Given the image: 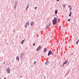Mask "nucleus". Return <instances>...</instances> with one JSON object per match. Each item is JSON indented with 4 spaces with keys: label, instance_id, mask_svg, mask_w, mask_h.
Returning a JSON list of instances; mask_svg holds the SVG:
<instances>
[{
    "label": "nucleus",
    "instance_id": "f257e3e1",
    "mask_svg": "<svg viewBox=\"0 0 79 79\" xmlns=\"http://www.w3.org/2000/svg\"><path fill=\"white\" fill-rule=\"evenodd\" d=\"M57 20H58L57 17L54 18V20H52V23L53 25L56 24V23H57Z\"/></svg>",
    "mask_w": 79,
    "mask_h": 79
},
{
    "label": "nucleus",
    "instance_id": "f03ea898",
    "mask_svg": "<svg viewBox=\"0 0 79 79\" xmlns=\"http://www.w3.org/2000/svg\"><path fill=\"white\" fill-rule=\"evenodd\" d=\"M52 53H53V52H52V51L50 50L49 51L48 53V56H49V55H51V54H52Z\"/></svg>",
    "mask_w": 79,
    "mask_h": 79
},
{
    "label": "nucleus",
    "instance_id": "7ed1b4c3",
    "mask_svg": "<svg viewBox=\"0 0 79 79\" xmlns=\"http://www.w3.org/2000/svg\"><path fill=\"white\" fill-rule=\"evenodd\" d=\"M6 71H7V73H10V68H8L7 69Z\"/></svg>",
    "mask_w": 79,
    "mask_h": 79
},
{
    "label": "nucleus",
    "instance_id": "20e7f679",
    "mask_svg": "<svg viewBox=\"0 0 79 79\" xmlns=\"http://www.w3.org/2000/svg\"><path fill=\"white\" fill-rule=\"evenodd\" d=\"M50 24H51V23H49V24L46 27V29H48V27H50Z\"/></svg>",
    "mask_w": 79,
    "mask_h": 79
},
{
    "label": "nucleus",
    "instance_id": "39448f33",
    "mask_svg": "<svg viewBox=\"0 0 79 79\" xmlns=\"http://www.w3.org/2000/svg\"><path fill=\"white\" fill-rule=\"evenodd\" d=\"M48 64H49V62L48 61H47L45 63V64L46 65H47Z\"/></svg>",
    "mask_w": 79,
    "mask_h": 79
},
{
    "label": "nucleus",
    "instance_id": "423d86ee",
    "mask_svg": "<svg viewBox=\"0 0 79 79\" xmlns=\"http://www.w3.org/2000/svg\"><path fill=\"white\" fill-rule=\"evenodd\" d=\"M41 49V47L39 46L37 48V50H40Z\"/></svg>",
    "mask_w": 79,
    "mask_h": 79
},
{
    "label": "nucleus",
    "instance_id": "0eeeda50",
    "mask_svg": "<svg viewBox=\"0 0 79 79\" xmlns=\"http://www.w3.org/2000/svg\"><path fill=\"white\" fill-rule=\"evenodd\" d=\"M66 63H67V60H66L64 63L63 64V66H64V64H66Z\"/></svg>",
    "mask_w": 79,
    "mask_h": 79
},
{
    "label": "nucleus",
    "instance_id": "6e6552de",
    "mask_svg": "<svg viewBox=\"0 0 79 79\" xmlns=\"http://www.w3.org/2000/svg\"><path fill=\"white\" fill-rule=\"evenodd\" d=\"M19 57L18 56H17L16 57V60H18V61H19Z\"/></svg>",
    "mask_w": 79,
    "mask_h": 79
},
{
    "label": "nucleus",
    "instance_id": "1a4fd4ad",
    "mask_svg": "<svg viewBox=\"0 0 79 79\" xmlns=\"http://www.w3.org/2000/svg\"><path fill=\"white\" fill-rule=\"evenodd\" d=\"M57 13H58V11L56 10L55 11V13L56 15L57 14Z\"/></svg>",
    "mask_w": 79,
    "mask_h": 79
},
{
    "label": "nucleus",
    "instance_id": "9d476101",
    "mask_svg": "<svg viewBox=\"0 0 79 79\" xmlns=\"http://www.w3.org/2000/svg\"><path fill=\"white\" fill-rule=\"evenodd\" d=\"M72 14V12H70V14H69V16H71Z\"/></svg>",
    "mask_w": 79,
    "mask_h": 79
},
{
    "label": "nucleus",
    "instance_id": "9b49d317",
    "mask_svg": "<svg viewBox=\"0 0 79 79\" xmlns=\"http://www.w3.org/2000/svg\"><path fill=\"white\" fill-rule=\"evenodd\" d=\"M31 26H32V25H33V24H34V22H31Z\"/></svg>",
    "mask_w": 79,
    "mask_h": 79
},
{
    "label": "nucleus",
    "instance_id": "f8f14e48",
    "mask_svg": "<svg viewBox=\"0 0 79 79\" xmlns=\"http://www.w3.org/2000/svg\"><path fill=\"white\" fill-rule=\"evenodd\" d=\"M29 8V5H27V9H26V10H27V9Z\"/></svg>",
    "mask_w": 79,
    "mask_h": 79
},
{
    "label": "nucleus",
    "instance_id": "ddd939ff",
    "mask_svg": "<svg viewBox=\"0 0 79 79\" xmlns=\"http://www.w3.org/2000/svg\"><path fill=\"white\" fill-rule=\"evenodd\" d=\"M23 42H24V40H23L21 42L22 44H23Z\"/></svg>",
    "mask_w": 79,
    "mask_h": 79
},
{
    "label": "nucleus",
    "instance_id": "4468645a",
    "mask_svg": "<svg viewBox=\"0 0 79 79\" xmlns=\"http://www.w3.org/2000/svg\"><path fill=\"white\" fill-rule=\"evenodd\" d=\"M27 24L28 26H29V23L27 22V23H26V24Z\"/></svg>",
    "mask_w": 79,
    "mask_h": 79
},
{
    "label": "nucleus",
    "instance_id": "2eb2a0df",
    "mask_svg": "<svg viewBox=\"0 0 79 79\" xmlns=\"http://www.w3.org/2000/svg\"><path fill=\"white\" fill-rule=\"evenodd\" d=\"M63 6L64 7V8H65V7L66 6L65 5V4H63Z\"/></svg>",
    "mask_w": 79,
    "mask_h": 79
},
{
    "label": "nucleus",
    "instance_id": "dca6fc26",
    "mask_svg": "<svg viewBox=\"0 0 79 79\" xmlns=\"http://www.w3.org/2000/svg\"><path fill=\"white\" fill-rule=\"evenodd\" d=\"M47 51V50H44V53H45Z\"/></svg>",
    "mask_w": 79,
    "mask_h": 79
},
{
    "label": "nucleus",
    "instance_id": "f3484780",
    "mask_svg": "<svg viewBox=\"0 0 79 79\" xmlns=\"http://www.w3.org/2000/svg\"><path fill=\"white\" fill-rule=\"evenodd\" d=\"M78 42H79L78 41H77L76 43V44L78 45Z\"/></svg>",
    "mask_w": 79,
    "mask_h": 79
},
{
    "label": "nucleus",
    "instance_id": "a211bd4d",
    "mask_svg": "<svg viewBox=\"0 0 79 79\" xmlns=\"http://www.w3.org/2000/svg\"><path fill=\"white\" fill-rule=\"evenodd\" d=\"M68 7H70V8H71V6H69Z\"/></svg>",
    "mask_w": 79,
    "mask_h": 79
},
{
    "label": "nucleus",
    "instance_id": "6ab92c4d",
    "mask_svg": "<svg viewBox=\"0 0 79 79\" xmlns=\"http://www.w3.org/2000/svg\"><path fill=\"white\" fill-rule=\"evenodd\" d=\"M34 64H36V62L35 61V62H34Z\"/></svg>",
    "mask_w": 79,
    "mask_h": 79
},
{
    "label": "nucleus",
    "instance_id": "aec40b11",
    "mask_svg": "<svg viewBox=\"0 0 79 79\" xmlns=\"http://www.w3.org/2000/svg\"><path fill=\"white\" fill-rule=\"evenodd\" d=\"M35 43H34L33 44V46H35Z\"/></svg>",
    "mask_w": 79,
    "mask_h": 79
},
{
    "label": "nucleus",
    "instance_id": "412c9836",
    "mask_svg": "<svg viewBox=\"0 0 79 79\" xmlns=\"http://www.w3.org/2000/svg\"><path fill=\"white\" fill-rule=\"evenodd\" d=\"M60 28H61V26H60V27H59V28H60L59 30H60Z\"/></svg>",
    "mask_w": 79,
    "mask_h": 79
},
{
    "label": "nucleus",
    "instance_id": "4be33fe9",
    "mask_svg": "<svg viewBox=\"0 0 79 79\" xmlns=\"http://www.w3.org/2000/svg\"><path fill=\"white\" fill-rule=\"evenodd\" d=\"M70 11H71V9H72V8L71 7V8H70Z\"/></svg>",
    "mask_w": 79,
    "mask_h": 79
},
{
    "label": "nucleus",
    "instance_id": "5701e85b",
    "mask_svg": "<svg viewBox=\"0 0 79 79\" xmlns=\"http://www.w3.org/2000/svg\"><path fill=\"white\" fill-rule=\"evenodd\" d=\"M68 21H70V19H69L68 20Z\"/></svg>",
    "mask_w": 79,
    "mask_h": 79
},
{
    "label": "nucleus",
    "instance_id": "b1692460",
    "mask_svg": "<svg viewBox=\"0 0 79 79\" xmlns=\"http://www.w3.org/2000/svg\"><path fill=\"white\" fill-rule=\"evenodd\" d=\"M25 27H27V25H25Z\"/></svg>",
    "mask_w": 79,
    "mask_h": 79
},
{
    "label": "nucleus",
    "instance_id": "393cba45",
    "mask_svg": "<svg viewBox=\"0 0 79 79\" xmlns=\"http://www.w3.org/2000/svg\"><path fill=\"white\" fill-rule=\"evenodd\" d=\"M35 9H37V7H35Z\"/></svg>",
    "mask_w": 79,
    "mask_h": 79
},
{
    "label": "nucleus",
    "instance_id": "a878e982",
    "mask_svg": "<svg viewBox=\"0 0 79 79\" xmlns=\"http://www.w3.org/2000/svg\"><path fill=\"white\" fill-rule=\"evenodd\" d=\"M47 48H45L44 50H47Z\"/></svg>",
    "mask_w": 79,
    "mask_h": 79
},
{
    "label": "nucleus",
    "instance_id": "bb28decb",
    "mask_svg": "<svg viewBox=\"0 0 79 79\" xmlns=\"http://www.w3.org/2000/svg\"><path fill=\"white\" fill-rule=\"evenodd\" d=\"M71 55H72H72H73V54H71Z\"/></svg>",
    "mask_w": 79,
    "mask_h": 79
},
{
    "label": "nucleus",
    "instance_id": "cd10ccee",
    "mask_svg": "<svg viewBox=\"0 0 79 79\" xmlns=\"http://www.w3.org/2000/svg\"><path fill=\"white\" fill-rule=\"evenodd\" d=\"M59 0H57V2H59Z\"/></svg>",
    "mask_w": 79,
    "mask_h": 79
},
{
    "label": "nucleus",
    "instance_id": "c85d7f7f",
    "mask_svg": "<svg viewBox=\"0 0 79 79\" xmlns=\"http://www.w3.org/2000/svg\"><path fill=\"white\" fill-rule=\"evenodd\" d=\"M20 77H22V76H20Z\"/></svg>",
    "mask_w": 79,
    "mask_h": 79
},
{
    "label": "nucleus",
    "instance_id": "c756f323",
    "mask_svg": "<svg viewBox=\"0 0 79 79\" xmlns=\"http://www.w3.org/2000/svg\"><path fill=\"white\" fill-rule=\"evenodd\" d=\"M77 41H78V42H79V39H78V40Z\"/></svg>",
    "mask_w": 79,
    "mask_h": 79
},
{
    "label": "nucleus",
    "instance_id": "7c9ffc66",
    "mask_svg": "<svg viewBox=\"0 0 79 79\" xmlns=\"http://www.w3.org/2000/svg\"><path fill=\"white\" fill-rule=\"evenodd\" d=\"M38 50H36V51H38Z\"/></svg>",
    "mask_w": 79,
    "mask_h": 79
},
{
    "label": "nucleus",
    "instance_id": "2f4dec72",
    "mask_svg": "<svg viewBox=\"0 0 79 79\" xmlns=\"http://www.w3.org/2000/svg\"><path fill=\"white\" fill-rule=\"evenodd\" d=\"M4 79H6V78H4Z\"/></svg>",
    "mask_w": 79,
    "mask_h": 79
},
{
    "label": "nucleus",
    "instance_id": "473e14b6",
    "mask_svg": "<svg viewBox=\"0 0 79 79\" xmlns=\"http://www.w3.org/2000/svg\"><path fill=\"white\" fill-rule=\"evenodd\" d=\"M69 8H70V7H69Z\"/></svg>",
    "mask_w": 79,
    "mask_h": 79
},
{
    "label": "nucleus",
    "instance_id": "72a5a7b5",
    "mask_svg": "<svg viewBox=\"0 0 79 79\" xmlns=\"http://www.w3.org/2000/svg\"><path fill=\"white\" fill-rule=\"evenodd\" d=\"M4 63H5V62Z\"/></svg>",
    "mask_w": 79,
    "mask_h": 79
}]
</instances>
